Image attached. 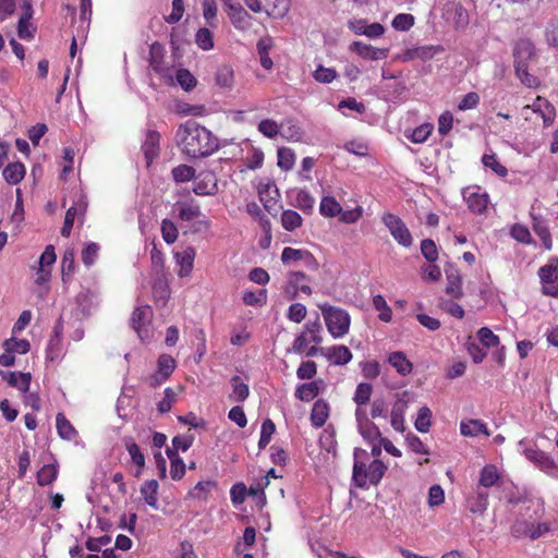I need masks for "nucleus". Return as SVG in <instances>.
Instances as JSON below:
<instances>
[{
  "mask_svg": "<svg viewBox=\"0 0 558 558\" xmlns=\"http://www.w3.org/2000/svg\"><path fill=\"white\" fill-rule=\"evenodd\" d=\"M175 141L182 153L191 158L210 156L219 148L217 136L192 120L179 125Z\"/></svg>",
  "mask_w": 558,
  "mask_h": 558,
  "instance_id": "1",
  "label": "nucleus"
},
{
  "mask_svg": "<svg viewBox=\"0 0 558 558\" xmlns=\"http://www.w3.org/2000/svg\"><path fill=\"white\" fill-rule=\"evenodd\" d=\"M354 465L352 480L355 485L360 488H364L367 484L377 485L387 471V465L378 460L374 459L372 462L368 461V453L366 450L361 448L354 449Z\"/></svg>",
  "mask_w": 558,
  "mask_h": 558,
  "instance_id": "2",
  "label": "nucleus"
},
{
  "mask_svg": "<svg viewBox=\"0 0 558 558\" xmlns=\"http://www.w3.org/2000/svg\"><path fill=\"white\" fill-rule=\"evenodd\" d=\"M318 307L322 311L328 332L335 339L342 338L349 332L351 318L345 310L329 304H320Z\"/></svg>",
  "mask_w": 558,
  "mask_h": 558,
  "instance_id": "3",
  "label": "nucleus"
},
{
  "mask_svg": "<svg viewBox=\"0 0 558 558\" xmlns=\"http://www.w3.org/2000/svg\"><path fill=\"white\" fill-rule=\"evenodd\" d=\"M384 225L389 230L392 238L402 246L410 247L413 243V238L405 223L396 215L391 213L384 214L381 218Z\"/></svg>",
  "mask_w": 558,
  "mask_h": 558,
  "instance_id": "4",
  "label": "nucleus"
},
{
  "mask_svg": "<svg viewBox=\"0 0 558 558\" xmlns=\"http://www.w3.org/2000/svg\"><path fill=\"white\" fill-rule=\"evenodd\" d=\"M2 347L4 349V353L0 355V365L9 367L15 363L14 354H26L31 349V343L26 339H16L15 337H11L3 341Z\"/></svg>",
  "mask_w": 558,
  "mask_h": 558,
  "instance_id": "5",
  "label": "nucleus"
},
{
  "mask_svg": "<svg viewBox=\"0 0 558 558\" xmlns=\"http://www.w3.org/2000/svg\"><path fill=\"white\" fill-rule=\"evenodd\" d=\"M151 316L153 311L148 305L137 306L132 314L131 325L141 340H147L151 336L149 328Z\"/></svg>",
  "mask_w": 558,
  "mask_h": 558,
  "instance_id": "6",
  "label": "nucleus"
},
{
  "mask_svg": "<svg viewBox=\"0 0 558 558\" xmlns=\"http://www.w3.org/2000/svg\"><path fill=\"white\" fill-rule=\"evenodd\" d=\"M281 262L287 266L301 262L306 268L311 270H317L319 266L318 262L311 252L307 250L293 248L290 246H287L282 250Z\"/></svg>",
  "mask_w": 558,
  "mask_h": 558,
  "instance_id": "7",
  "label": "nucleus"
},
{
  "mask_svg": "<svg viewBox=\"0 0 558 558\" xmlns=\"http://www.w3.org/2000/svg\"><path fill=\"white\" fill-rule=\"evenodd\" d=\"M550 530V524L546 522L535 525L524 520H517L511 526V534L517 538L527 536L531 539H537Z\"/></svg>",
  "mask_w": 558,
  "mask_h": 558,
  "instance_id": "8",
  "label": "nucleus"
},
{
  "mask_svg": "<svg viewBox=\"0 0 558 558\" xmlns=\"http://www.w3.org/2000/svg\"><path fill=\"white\" fill-rule=\"evenodd\" d=\"M462 196L472 213L483 214L486 210L489 197L480 186L474 185L463 189Z\"/></svg>",
  "mask_w": 558,
  "mask_h": 558,
  "instance_id": "9",
  "label": "nucleus"
},
{
  "mask_svg": "<svg viewBox=\"0 0 558 558\" xmlns=\"http://www.w3.org/2000/svg\"><path fill=\"white\" fill-rule=\"evenodd\" d=\"M355 420L357 425V430L364 440L368 442H374L377 439H380V430L378 426L369 420L366 409L360 408L355 410Z\"/></svg>",
  "mask_w": 558,
  "mask_h": 558,
  "instance_id": "10",
  "label": "nucleus"
},
{
  "mask_svg": "<svg viewBox=\"0 0 558 558\" xmlns=\"http://www.w3.org/2000/svg\"><path fill=\"white\" fill-rule=\"evenodd\" d=\"M57 255L54 253L53 245L46 246L44 253L40 255L38 260V266L36 269V279L35 282L37 284H45L50 280L51 277V266L56 263Z\"/></svg>",
  "mask_w": 558,
  "mask_h": 558,
  "instance_id": "11",
  "label": "nucleus"
},
{
  "mask_svg": "<svg viewBox=\"0 0 558 558\" xmlns=\"http://www.w3.org/2000/svg\"><path fill=\"white\" fill-rule=\"evenodd\" d=\"M444 51V48L441 46H434V45H427V46H420L414 47L404 50L402 53L398 54L396 57V60L402 61V62H409L415 59H420L422 61H427L433 59L436 54Z\"/></svg>",
  "mask_w": 558,
  "mask_h": 558,
  "instance_id": "12",
  "label": "nucleus"
},
{
  "mask_svg": "<svg viewBox=\"0 0 558 558\" xmlns=\"http://www.w3.org/2000/svg\"><path fill=\"white\" fill-rule=\"evenodd\" d=\"M21 8L23 13L17 23V35L23 40H31L34 38L36 27L31 23L34 14L31 0H21Z\"/></svg>",
  "mask_w": 558,
  "mask_h": 558,
  "instance_id": "13",
  "label": "nucleus"
},
{
  "mask_svg": "<svg viewBox=\"0 0 558 558\" xmlns=\"http://www.w3.org/2000/svg\"><path fill=\"white\" fill-rule=\"evenodd\" d=\"M532 110L538 113L545 128L550 126L555 121L556 109L555 107L544 97L537 96L532 105H526L522 108V112Z\"/></svg>",
  "mask_w": 558,
  "mask_h": 558,
  "instance_id": "14",
  "label": "nucleus"
},
{
  "mask_svg": "<svg viewBox=\"0 0 558 558\" xmlns=\"http://www.w3.org/2000/svg\"><path fill=\"white\" fill-rule=\"evenodd\" d=\"M193 191L197 195H214L218 191L217 178L211 171H202L194 178Z\"/></svg>",
  "mask_w": 558,
  "mask_h": 558,
  "instance_id": "15",
  "label": "nucleus"
},
{
  "mask_svg": "<svg viewBox=\"0 0 558 558\" xmlns=\"http://www.w3.org/2000/svg\"><path fill=\"white\" fill-rule=\"evenodd\" d=\"M172 211L181 222H192L202 216L199 205L193 201L177 202Z\"/></svg>",
  "mask_w": 558,
  "mask_h": 558,
  "instance_id": "16",
  "label": "nucleus"
},
{
  "mask_svg": "<svg viewBox=\"0 0 558 558\" xmlns=\"http://www.w3.org/2000/svg\"><path fill=\"white\" fill-rule=\"evenodd\" d=\"M175 368V361L169 354H161L157 362V372L151 376L150 385L156 387L166 381Z\"/></svg>",
  "mask_w": 558,
  "mask_h": 558,
  "instance_id": "17",
  "label": "nucleus"
},
{
  "mask_svg": "<svg viewBox=\"0 0 558 558\" xmlns=\"http://www.w3.org/2000/svg\"><path fill=\"white\" fill-rule=\"evenodd\" d=\"M196 251L193 246H185L174 253L175 263L179 266L178 276L189 277L193 270Z\"/></svg>",
  "mask_w": 558,
  "mask_h": 558,
  "instance_id": "18",
  "label": "nucleus"
},
{
  "mask_svg": "<svg viewBox=\"0 0 558 558\" xmlns=\"http://www.w3.org/2000/svg\"><path fill=\"white\" fill-rule=\"evenodd\" d=\"M223 10L236 29L246 31L250 28L252 17L239 2H235Z\"/></svg>",
  "mask_w": 558,
  "mask_h": 558,
  "instance_id": "19",
  "label": "nucleus"
},
{
  "mask_svg": "<svg viewBox=\"0 0 558 558\" xmlns=\"http://www.w3.org/2000/svg\"><path fill=\"white\" fill-rule=\"evenodd\" d=\"M524 456L526 457L527 460L533 462L536 466H538L542 471L546 473H553L557 468L551 457L536 448L525 449Z\"/></svg>",
  "mask_w": 558,
  "mask_h": 558,
  "instance_id": "20",
  "label": "nucleus"
},
{
  "mask_svg": "<svg viewBox=\"0 0 558 558\" xmlns=\"http://www.w3.org/2000/svg\"><path fill=\"white\" fill-rule=\"evenodd\" d=\"M350 49L361 58L374 61L385 59L389 52L388 48H376L362 41H353Z\"/></svg>",
  "mask_w": 558,
  "mask_h": 558,
  "instance_id": "21",
  "label": "nucleus"
},
{
  "mask_svg": "<svg viewBox=\"0 0 558 558\" xmlns=\"http://www.w3.org/2000/svg\"><path fill=\"white\" fill-rule=\"evenodd\" d=\"M534 206H532L531 218L533 231L539 236L545 250L550 251L553 247L551 235L547 226L546 220L542 216H537L533 213Z\"/></svg>",
  "mask_w": 558,
  "mask_h": 558,
  "instance_id": "22",
  "label": "nucleus"
},
{
  "mask_svg": "<svg viewBox=\"0 0 558 558\" xmlns=\"http://www.w3.org/2000/svg\"><path fill=\"white\" fill-rule=\"evenodd\" d=\"M0 375L11 387L19 389L22 392L28 391L32 379L31 373L1 371Z\"/></svg>",
  "mask_w": 558,
  "mask_h": 558,
  "instance_id": "23",
  "label": "nucleus"
},
{
  "mask_svg": "<svg viewBox=\"0 0 558 558\" xmlns=\"http://www.w3.org/2000/svg\"><path fill=\"white\" fill-rule=\"evenodd\" d=\"M160 135L156 131H148L142 145L144 156L149 166L159 154Z\"/></svg>",
  "mask_w": 558,
  "mask_h": 558,
  "instance_id": "24",
  "label": "nucleus"
},
{
  "mask_svg": "<svg viewBox=\"0 0 558 558\" xmlns=\"http://www.w3.org/2000/svg\"><path fill=\"white\" fill-rule=\"evenodd\" d=\"M388 363L401 376H408L413 371V364L402 351H395L388 355Z\"/></svg>",
  "mask_w": 558,
  "mask_h": 558,
  "instance_id": "25",
  "label": "nucleus"
},
{
  "mask_svg": "<svg viewBox=\"0 0 558 558\" xmlns=\"http://www.w3.org/2000/svg\"><path fill=\"white\" fill-rule=\"evenodd\" d=\"M324 355L335 365H345L352 360V353L345 345L326 348Z\"/></svg>",
  "mask_w": 558,
  "mask_h": 558,
  "instance_id": "26",
  "label": "nucleus"
},
{
  "mask_svg": "<svg viewBox=\"0 0 558 558\" xmlns=\"http://www.w3.org/2000/svg\"><path fill=\"white\" fill-rule=\"evenodd\" d=\"M307 280V276L302 271H290L287 276V282L283 288L284 294L289 300L296 298L300 286Z\"/></svg>",
  "mask_w": 558,
  "mask_h": 558,
  "instance_id": "27",
  "label": "nucleus"
},
{
  "mask_svg": "<svg viewBox=\"0 0 558 558\" xmlns=\"http://www.w3.org/2000/svg\"><path fill=\"white\" fill-rule=\"evenodd\" d=\"M460 432L463 436L475 437L480 434L489 436L490 433L487 429L486 424L481 420H466L460 423Z\"/></svg>",
  "mask_w": 558,
  "mask_h": 558,
  "instance_id": "28",
  "label": "nucleus"
},
{
  "mask_svg": "<svg viewBox=\"0 0 558 558\" xmlns=\"http://www.w3.org/2000/svg\"><path fill=\"white\" fill-rule=\"evenodd\" d=\"M534 54V45L529 39L519 40L513 49L514 66L518 63H527Z\"/></svg>",
  "mask_w": 558,
  "mask_h": 558,
  "instance_id": "29",
  "label": "nucleus"
},
{
  "mask_svg": "<svg viewBox=\"0 0 558 558\" xmlns=\"http://www.w3.org/2000/svg\"><path fill=\"white\" fill-rule=\"evenodd\" d=\"M86 208V203L83 198L78 199L76 204L71 206L65 214L64 223L61 229V234L65 238L70 236L73 223L78 213H83Z\"/></svg>",
  "mask_w": 558,
  "mask_h": 558,
  "instance_id": "30",
  "label": "nucleus"
},
{
  "mask_svg": "<svg viewBox=\"0 0 558 558\" xmlns=\"http://www.w3.org/2000/svg\"><path fill=\"white\" fill-rule=\"evenodd\" d=\"M408 408V402L404 399H398L393 404L390 413V423L395 430H404V412Z\"/></svg>",
  "mask_w": 558,
  "mask_h": 558,
  "instance_id": "31",
  "label": "nucleus"
},
{
  "mask_svg": "<svg viewBox=\"0 0 558 558\" xmlns=\"http://www.w3.org/2000/svg\"><path fill=\"white\" fill-rule=\"evenodd\" d=\"M329 416V405L324 400H317L312 408L311 422L315 427H322Z\"/></svg>",
  "mask_w": 558,
  "mask_h": 558,
  "instance_id": "32",
  "label": "nucleus"
},
{
  "mask_svg": "<svg viewBox=\"0 0 558 558\" xmlns=\"http://www.w3.org/2000/svg\"><path fill=\"white\" fill-rule=\"evenodd\" d=\"M500 474L494 464H486L480 472L478 486L484 488L493 487L499 481Z\"/></svg>",
  "mask_w": 558,
  "mask_h": 558,
  "instance_id": "33",
  "label": "nucleus"
},
{
  "mask_svg": "<svg viewBox=\"0 0 558 558\" xmlns=\"http://www.w3.org/2000/svg\"><path fill=\"white\" fill-rule=\"evenodd\" d=\"M166 452L171 461L170 475L172 480H181L184 476L186 469L183 459L178 454V452H175V450H172L170 448H168Z\"/></svg>",
  "mask_w": 558,
  "mask_h": 558,
  "instance_id": "34",
  "label": "nucleus"
},
{
  "mask_svg": "<svg viewBox=\"0 0 558 558\" xmlns=\"http://www.w3.org/2000/svg\"><path fill=\"white\" fill-rule=\"evenodd\" d=\"M290 9L289 0H267L264 7V11L267 15L281 19L283 17Z\"/></svg>",
  "mask_w": 558,
  "mask_h": 558,
  "instance_id": "35",
  "label": "nucleus"
},
{
  "mask_svg": "<svg viewBox=\"0 0 558 558\" xmlns=\"http://www.w3.org/2000/svg\"><path fill=\"white\" fill-rule=\"evenodd\" d=\"M158 488L159 484L156 480L146 481L141 487V495L145 502L155 509L158 508Z\"/></svg>",
  "mask_w": 558,
  "mask_h": 558,
  "instance_id": "36",
  "label": "nucleus"
},
{
  "mask_svg": "<svg viewBox=\"0 0 558 558\" xmlns=\"http://www.w3.org/2000/svg\"><path fill=\"white\" fill-rule=\"evenodd\" d=\"M25 166L22 162L9 163L3 169V178L9 184H17L25 175Z\"/></svg>",
  "mask_w": 558,
  "mask_h": 558,
  "instance_id": "37",
  "label": "nucleus"
},
{
  "mask_svg": "<svg viewBox=\"0 0 558 558\" xmlns=\"http://www.w3.org/2000/svg\"><path fill=\"white\" fill-rule=\"evenodd\" d=\"M232 392L230 399L235 402L244 401L250 393L248 385L242 380L240 376H233L230 380Z\"/></svg>",
  "mask_w": 558,
  "mask_h": 558,
  "instance_id": "38",
  "label": "nucleus"
},
{
  "mask_svg": "<svg viewBox=\"0 0 558 558\" xmlns=\"http://www.w3.org/2000/svg\"><path fill=\"white\" fill-rule=\"evenodd\" d=\"M488 507V494L484 490L477 489L473 497L468 499V508L472 513L483 514Z\"/></svg>",
  "mask_w": 558,
  "mask_h": 558,
  "instance_id": "39",
  "label": "nucleus"
},
{
  "mask_svg": "<svg viewBox=\"0 0 558 558\" xmlns=\"http://www.w3.org/2000/svg\"><path fill=\"white\" fill-rule=\"evenodd\" d=\"M341 205L332 196H324L320 201L319 213L324 217H336L341 214Z\"/></svg>",
  "mask_w": 558,
  "mask_h": 558,
  "instance_id": "40",
  "label": "nucleus"
},
{
  "mask_svg": "<svg viewBox=\"0 0 558 558\" xmlns=\"http://www.w3.org/2000/svg\"><path fill=\"white\" fill-rule=\"evenodd\" d=\"M319 393V385L317 381H311L298 386L295 397L301 401H312Z\"/></svg>",
  "mask_w": 558,
  "mask_h": 558,
  "instance_id": "41",
  "label": "nucleus"
},
{
  "mask_svg": "<svg viewBox=\"0 0 558 558\" xmlns=\"http://www.w3.org/2000/svg\"><path fill=\"white\" fill-rule=\"evenodd\" d=\"M56 425L58 434L62 439L72 440L76 436L75 428L62 413L57 414Z\"/></svg>",
  "mask_w": 558,
  "mask_h": 558,
  "instance_id": "42",
  "label": "nucleus"
},
{
  "mask_svg": "<svg viewBox=\"0 0 558 558\" xmlns=\"http://www.w3.org/2000/svg\"><path fill=\"white\" fill-rule=\"evenodd\" d=\"M373 387L368 383H360L356 386L353 401L356 403V409L364 408L371 399Z\"/></svg>",
  "mask_w": 558,
  "mask_h": 558,
  "instance_id": "43",
  "label": "nucleus"
},
{
  "mask_svg": "<svg viewBox=\"0 0 558 558\" xmlns=\"http://www.w3.org/2000/svg\"><path fill=\"white\" fill-rule=\"evenodd\" d=\"M125 448L131 457L132 463L137 466L136 476H138L145 466V456L140 447L132 440L125 442Z\"/></svg>",
  "mask_w": 558,
  "mask_h": 558,
  "instance_id": "44",
  "label": "nucleus"
},
{
  "mask_svg": "<svg viewBox=\"0 0 558 558\" xmlns=\"http://www.w3.org/2000/svg\"><path fill=\"white\" fill-rule=\"evenodd\" d=\"M515 75L521 81L523 85H525L529 88H536L539 85V80L530 74L527 71V63H518L514 68Z\"/></svg>",
  "mask_w": 558,
  "mask_h": 558,
  "instance_id": "45",
  "label": "nucleus"
},
{
  "mask_svg": "<svg viewBox=\"0 0 558 558\" xmlns=\"http://www.w3.org/2000/svg\"><path fill=\"white\" fill-rule=\"evenodd\" d=\"M216 83L222 88H231L234 81L233 69L230 65H221L216 72Z\"/></svg>",
  "mask_w": 558,
  "mask_h": 558,
  "instance_id": "46",
  "label": "nucleus"
},
{
  "mask_svg": "<svg viewBox=\"0 0 558 558\" xmlns=\"http://www.w3.org/2000/svg\"><path fill=\"white\" fill-rule=\"evenodd\" d=\"M302 217L292 209H287L281 214V225L287 231H294L302 225Z\"/></svg>",
  "mask_w": 558,
  "mask_h": 558,
  "instance_id": "47",
  "label": "nucleus"
},
{
  "mask_svg": "<svg viewBox=\"0 0 558 558\" xmlns=\"http://www.w3.org/2000/svg\"><path fill=\"white\" fill-rule=\"evenodd\" d=\"M58 476V466L56 464H45L37 472V483L40 486H46L56 481Z\"/></svg>",
  "mask_w": 558,
  "mask_h": 558,
  "instance_id": "48",
  "label": "nucleus"
},
{
  "mask_svg": "<svg viewBox=\"0 0 558 558\" xmlns=\"http://www.w3.org/2000/svg\"><path fill=\"white\" fill-rule=\"evenodd\" d=\"M64 354L62 339L50 338L46 349V359L50 362L60 361Z\"/></svg>",
  "mask_w": 558,
  "mask_h": 558,
  "instance_id": "49",
  "label": "nucleus"
},
{
  "mask_svg": "<svg viewBox=\"0 0 558 558\" xmlns=\"http://www.w3.org/2000/svg\"><path fill=\"white\" fill-rule=\"evenodd\" d=\"M278 167L284 171L293 168L295 161V155L292 149L288 147H281L277 151Z\"/></svg>",
  "mask_w": 558,
  "mask_h": 558,
  "instance_id": "50",
  "label": "nucleus"
},
{
  "mask_svg": "<svg viewBox=\"0 0 558 558\" xmlns=\"http://www.w3.org/2000/svg\"><path fill=\"white\" fill-rule=\"evenodd\" d=\"M175 81L186 92L192 90L197 84L194 75L186 69L175 71Z\"/></svg>",
  "mask_w": 558,
  "mask_h": 558,
  "instance_id": "51",
  "label": "nucleus"
},
{
  "mask_svg": "<svg viewBox=\"0 0 558 558\" xmlns=\"http://www.w3.org/2000/svg\"><path fill=\"white\" fill-rule=\"evenodd\" d=\"M150 54H151V59H150L149 65L153 69V71L156 72L161 77L172 80V74H171L172 70L168 66H165L162 63V60L156 56V47L155 46L151 47Z\"/></svg>",
  "mask_w": 558,
  "mask_h": 558,
  "instance_id": "52",
  "label": "nucleus"
},
{
  "mask_svg": "<svg viewBox=\"0 0 558 558\" xmlns=\"http://www.w3.org/2000/svg\"><path fill=\"white\" fill-rule=\"evenodd\" d=\"M178 227L170 219H163L161 221V235L167 244H173L178 239Z\"/></svg>",
  "mask_w": 558,
  "mask_h": 558,
  "instance_id": "53",
  "label": "nucleus"
},
{
  "mask_svg": "<svg viewBox=\"0 0 558 558\" xmlns=\"http://www.w3.org/2000/svg\"><path fill=\"white\" fill-rule=\"evenodd\" d=\"M433 130L434 125L432 123H423L415 128L408 138L415 144L424 143L432 134Z\"/></svg>",
  "mask_w": 558,
  "mask_h": 558,
  "instance_id": "54",
  "label": "nucleus"
},
{
  "mask_svg": "<svg viewBox=\"0 0 558 558\" xmlns=\"http://www.w3.org/2000/svg\"><path fill=\"white\" fill-rule=\"evenodd\" d=\"M415 19L412 14L409 13H399L397 14L392 22L391 26L399 32H407L414 25Z\"/></svg>",
  "mask_w": 558,
  "mask_h": 558,
  "instance_id": "55",
  "label": "nucleus"
},
{
  "mask_svg": "<svg viewBox=\"0 0 558 558\" xmlns=\"http://www.w3.org/2000/svg\"><path fill=\"white\" fill-rule=\"evenodd\" d=\"M373 305L374 307L379 311V319L388 323L392 318V311L387 304L385 298L380 294H377L373 298Z\"/></svg>",
  "mask_w": 558,
  "mask_h": 558,
  "instance_id": "56",
  "label": "nucleus"
},
{
  "mask_svg": "<svg viewBox=\"0 0 558 558\" xmlns=\"http://www.w3.org/2000/svg\"><path fill=\"white\" fill-rule=\"evenodd\" d=\"M482 162L486 168H489L493 172H495L498 177H506L508 170L505 166H502L495 154L484 155L482 158Z\"/></svg>",
  "mask_w": 558,
  "mask_h": 558,
  "instance_id": "57",
  "label": "nucleus"
},
{
  "mask_svg": "<svg viewBox=\"0 0 558 558\" xmlns=\"http://www.w3.org/2000/svg\"><path fill=\"white\" fill-rule=\"evenodd\" d=\"M196 45L203 50H210L214 48L213 33L206 28H199L195 35Z\"/></svg>",
  "mask_w": 558,
  "mask_h": 558,
  "instance_id": "58",
  "label": "nucleus"
},
{
  "mask_svg": "<svg viewBox=\"0 0 558 558\" xmlns=\"http://www.w3.org/2000/svg\"><path fill=\"white\" fill-rule=\"evenodd\" d=\"M477 338L481 343L486 348H495L498 347L500 341L499 337L496 336L489 328L482 327L477 331Z\"/></svg>",
  "mask_w": 558,
  "mask_h": 558,
  "instance_id": "59",
  "label": "nucleus"
},
{
  "mask_svg": "<svg viewBox=\"0 0 558 558\" xmlns=\"http://www.w3.org/2000/svg\"><path fill=\"white\" fill-rule=\"evenodd\" d=\"M432 411L427 407H422L415 420V428L421 433H427L430 427Z\"/></svg>",
  "mask_w": 558,
  "mask_h": 558,
  "instance_id": "60",
  "label": "nucleus"
},
{
  "mask_svg": "<svg viewBox=\"0 0 558 558\" xmlns=\"http://www.w3.org/2000/svg\"><path fill=\"white\" fill-rule=\"evenodd\" d=\"M275 430H276V426L271 420L267 418L263 422L262 428H260V437H259V441H258V447L260 449H264L268 446Z\"/></svg>",
  "mask_w": 558,
  "mask_h": 558,
  "instance_id": "61",
  "label": "nucleus"
},
{
  "mask_svg": "<svg viewBox=\"0 0 558 558\" xmlns=\"http://www.w3.org/2000/svg\"><path fill=\"white\" fill-rule=\"evenodd\" d=\"M173 179L177 182H187L195 178V170L186 165H181L172 170Z\"/></svg>",
  "mask_w": 558,
  "mask_h": 558,
  "instance_id": "62",
  "label": "nucleus"
},
{
  "mask_svg": "<svg viewBox=\"0 0 558 558\" xmlns=\"http://www.w3.org/2000/svg\"><path fill=\"white\" fill-rule=\"evenodd\" d=\"M361 373L366 379H375L380 374V365L377 361H365L360 364Z\"/></svg>",
  "mask_w": 558,
  "mask_h": 558,
  "instance_id": "63",
  "label": "nucleus"
},
{
  "mask_svg": "<svg viewBox=\"0 0 558 558\" xmlns=\"http://www.w3.org/2000/svg\"><path fill=\"white\" fill-rule=\"evenodd\" d=\"M313 77L315 81L319 83H331L337 77L336 70L331 68H325L323 65L317 66V69L313 73Z\"/></svg>",
  "mask_w": 558,
  "mask_h": 558,
  "instance_id": "64",
  "label": "nucleus"
}]
</instances>
